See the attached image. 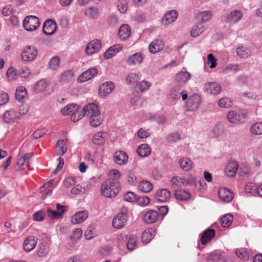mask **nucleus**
I'll return each mask as SVG.
<instances>
[{
    "label": "nucleus",
    "mask_w": 262,
    "mask_h": 262,
    "mask_svg": "<svg viewBox=\"0 0 262 262\" xmlns=\"http://www.w3.org/2000/svg\"><path fill=\"white\" fill-rule=\"evenodd\" d=\"M33 156V152L24 154L18 160L17 165L19 166L20 168H21L24 165L28 166L29 165V161Z\"/></svg>",
    "instance_id": "c756f323"
},
{
    "label": "nucleus",
    "mask_w": 262,
    "mask_h": 262,
    "mask_svg": "<svg viewBox=\"0 0 262 262\" xmlns=\"http://www.w3.org/2000/svg\"><path fill=\"white\" fill-rule=\"evenodd\" d=\"M98 74V70L95 68H90L83 72L77 78V81L80 83L86 82Z\"/></svg>",
    "instance_id": "6e6552de"
},
{
    "label": "nucleus",
    "mask_w": 262,
    "mask_h": 262,
    "mask_svg": "<svg viewBox=\"0 0 262 262\" xmlns=\"http://www.w3.org/2000/svg\"><path fill=\"white\" fill-rule=\"evenodd\" d=\"M181 86L177 85L174 86L170 92V97L172 100H177L180 98V93L181 91Z\"/></svg>",
    "instance_id": "49530a36"
},
{
    "label": "nucleus",
    "mask_w": 262,
    "mask_h": 262,
    "mask_svg": "<svg viewBox=\"0 0 262 262\" xmlns=\"http://www.w3.org/2000/svg\"><path fill=\"white\" fill-rule=\"evenodd\" d=\"M82 231L80 228L76 229L73 231L72 235L71 236V239L74 242H76L79 240L82 236Z\"/></svg>",
    "instance_id": "774afa93"
},
{
    "label": "nucleus",
    "mask_w": 262,
    "mask_h": 262,
    "mask_svg": "<svg viewBox=\"0 0 262 262\" xmlns=\"http://www.w3.org/2000/svg\"><path fill=\"white\" fill-rule=\"evenodd\" d=\"M74 73L73 70H68L64 71L61 74L59 82L62 85L69 83L73 79Z\"/></svg>",
    "instance_id": "b1692460"
},
{
    "label": "nucleus",
    "mask_w": 262,
    "mask_h": 262,
    "mask_svg": "<svg viewBox=\"0 0 262 262\" xmlns=\"http://www.w3.org/2000/svg\"><path fill=\"white\" fill-rule=\"evenodd\" d=\"M205 30L204 25L202 23H199L193 26L191 31V36L195 37L201 35Z\"/></svg>",
    "instance_id": "58836bf2"
},
{
    "label": "nucleus",
    "mask_w": 262,
    "mask_h": 262,
    "mask_svg": "<svg viewBox=\"0 0 262 262\" xmlns=\"http://www.w3.org/2000/svg\"><path fill=\"white\" fill-rule=\"evenodd\" d=\"M228 120L234 124L244 122L246 118V113L243 110L232 111L227 115Z\"/></svg>",
    "instance_id": "39448f33"
},
{
    "label": "nucleus",
    "mask_w": 262,
    "mask_h": 262,
    "mask_svg": "<svg viewBox=\"0 0 262 262\" xmlns=\"http://www.w3.org/2000/svg\"><path fill=\"white\" fill-rule=\"evenodd\" d=\"M130 28L127 24H123L121 26L118 30V35L121 40L127 39L130 35Z\"/></svg>",
    "instance_id": "393cba45"
},
{
    "label": "nucleus",
    "mask_w": 262,
    "mask_h": 262,
    "mask_svg": "<svg viewBox=\"0 0 262 262\" xmlns=\"http://www.w3.org/2000/svg\"><path fill=\"white\" fill-rule=\"evenodd\" d=\"M235 253L237 257L244 260H247L249 257V253L246 248L237 249Z\"/></svg>",
    "instance_id": "864d4df0"
},
{
    "label": "nucleus",
    "mask_w": 262,
    "mask_h": 262,
    "mask_svg": "<svg viewBox=\"0 0 262 262\" xmlns=\"http://www.w3.org/2000/svg\"><path fill=\"white\" fill-rule=\"evenodd\" d=\"M108 178L106 180L120 183L119 179L121 177V173L119 170L117 169L111 170L108 173Z\"/></svg>",
    "instance_id": "f704fd0d"
},
{
    "label": "nucleus",
    "mask_w": 262,
    "mask_h": 262,
    "mask_svg": "<svg viewBox=\"0 0 262 262\" xmlns=\"http://www.w3.org/2000/svg\"><path fill=\"white\" fill-rule=\"evenodd\" d=\"M57 155L62 156L67 150L66 142L64 140H60L56 143Z\"/></svg>",
    "instance_id": "a19ab883"
},
{
    "label": "nucleus",
    "mask_w": 262,
    "mask_h": 262,
    "mask_svg": "<svg viewBox=\"0 0 262 262\" xmlns=\"http://www.w3.org/2000/svg\"><path fill=\"white\" fill-rule=\"evenodd\" d=\"M201 103V97L198 94H193L189 97L186 102L188 111H194L200 106Z\"/></svg>",
    "instance_id": "423d86ee"
},
{
    "label": "nucleus",
    "mask_w": 262,
    "mask_h": 262,
    "mask_svg": "<svg viewBox=\"0 0 262 262\" xmlns=\"http://www.w3.org/2000/svg\"><path fill=\"white\" fill-rule=\"evenodd\" d=\"M238 164L237 162L233 161L230 162L225 168V173L229 177H233L236 173Z\"/></svg>",
    "instance_id": "a878e982"
},
{
    "label": "nucleus",
    "mask_w": 262,
    "mask_h": 262,
    "mask_svg": "<svg viewBox=\"0 0 262 262\" xmlns=\"http://www.w3.org/2000/svg\"><path fill=\"white\" fill-rule=\"evenodd\" d=\"M170 195V192L168 190L162 188L156 191L155 197L159 202H165L169 200Z\"/></svg>",
    "instance_id": "f3484780"
},
{
    "label": "nucleus",
    "mask_w": 262,
    "mask_h": 262,
    "mask_svg": "<svg viewBox=\"0 0 262 262\" xmlns=\"http://www.w3.org/2000/svg\"><path fill=\"white\" fill-rule=\"evenodd\" d=\"M115 86L113 82L106 81L102 84L99 88V94L100 97H105L110 94L114 89Z\"/></svg>",
    "instance_id": "f8f14e48"
},
{
    "label": "nucleus",
    "mask_w": 262,
    "mask_h": 262,
    "mask_svg": "<svg viewBox=\"0 0 262 262\" xmlns=\"http://www.w3.org/2000/svg\"><path fill=\"white\" fill-rule=\"evenodd\" d=\"M219 198L224 202H229L233 198V193L225 188H220L218 191Z\"/></svg>",
    "instance_id": "6ab92c4d"
},
{
    "label": "nucleus",
    "mask_w": 262,
    "mask_h": 262,
    "mask_svg": "<svg viewBox=\"0 0 262 262\" xmlns=\"http://www.w3.org/2000/svg\"><path fill=\"white\" fill-rule=\"evenodd\" d=\"M154 229L149 228L144 230L142 235V241L143 243H148L154 237Z\"/></svg>",
    "instance_id": "c9c22d12"
},
{
    "label": "nucleus",
    "mask_w": 262,
    "mask_h": 262,
    "mask_svg": "<svg viewBox=\"0 0 262 262\" xmlns=\"http://www.w3.org/2000/svg\"><path fill=\"white\" fill-rule=\"evenodd\" d=\"M101 47V42L98 39L93 40L89 42L85 48V53L91 55L99 51Z\"/></svg>",
    "instance_id": "9d476101"
},
{
    "label": "nucleus",
    "mask_w": 262,
    "mask_h": 262,
    "mask_svg": "<svg viewBox=\"0 0 262 262\" xmlns=\"http://www.w3.org/2000/svg\"><path fill=\"white\" fill-rule=\"evenodd\" d=\"M136 201L139 205L145 206L150 203V199L146 196H139L137 198Z\"/></svg>",
    "instance_id": "e2e57ef3"
},
{
    "label": "nucleus",
    "mask_w": 262,
    "mask_h": 262,
    "mask_svg": "<svg viewBox=\"0 0 262 262\" xmlns=\"http://www.w3.org/2000/svg\"><path fill=\"white\" fill-rule=\"evenodd\" d=\"M85 14L88 17L94 19L98 17L99 11L97 8L92 7L86 9Z\"/></svg>",
    "instance_id": "3c124183"
},
{
    "label": "nucleus",
    "mask_w": 262,
    "mask_h": 262,
    "mask_svg": "<svg viewBox=\"0 0 262 262\" xmlns=\"http://www.w3.org/2000/svg\"><path fill=\"white\" fill-rule=\"evenodd\" d=\"M243 14L239 10H234L227 16L225 21L228 23H234L242 19Z\"/></svg>",
    "instance_id": "aec40b11"
},
{
    "label": "nucleus",
    "mask_w": 262,
    "mask_h": 262,
    "mask_svg": "<svg viewBox=\"0 0 262 262\" xmlns=\"http://www.w3.org/2000/svg\"><path fill=\"white\" fill-rule=\"evenodd\" d=\"M56 29V24L55 21L49 19L46 20L43 25V33L48 35L53 34Z\"/></svg>",
    "instance_id": "ddd939ff"
},
{
    "label": "nucleus",
    "mask_w": 262,
    "mask_h": 262,
    "mask_svg": "<svg viewBox=\"0 0 262 262\" xmlns=\"http://www.w3.org/2000/svg\"><path fill=\"white\" fill-rule=\"evenodd\" d=\"M236 53L241 58H247L250 55V51L247 48L241 47L237 48Z\"/></svg>",
    "instance_id": "de8ad7c7"
},
{
    "label": "nucleus",
    "mask_w": 262,
    "mask_h": 262,
    "mask_svg": "<svg viewBox=\"0 0 262 262\" xmlns=\"http://www.w3.org/2000/svg\"><path fill=\"white\" fill-rule=\"evenodd\" d=\"M18 114L15 111L11 110L7 111L3 115L4 120L6 123H10L18 117Z\"/></svg>",
    "instance_id": "72a5a7b5"
},
{
    "label": "nucleus",
    "mask_w": 262,
    "mask_h": 262,
    "mask_svg": "<svg viewBox=\"0 0 262 262\" xmlns=\"http://www.w3.org/2000/svg\"><path fill=\"white\" fill-rule=\"evenodd\" d=\"M181 168L184 171H188L192 168V162L187 158H181L179 161Z\"/></svg>",
    "instance_id": "473e14b6"
},
{
    "label": "nucleus",
    "mask_w": 262,
    "mask_h": 262,
    "mask_svg": "<svg viewBox=\"0 0 262 262\" xmlns=\"http://www.w3.org/2000/svg\"><path fill=\"white\" fill-rule=\"evenodd\" d=\"M178 12L175 10L168 11L163 16L161 20L162 24L164 26H168L173 23L178 17Z\"/></svg>",
    "instance_id": "9b49d317"
},
{
    "label": "nucleus",
    "mask_w": 262,
    "mask_h": 262,
    "mask_svg": "<svg viewBox=\"0 0 262 262\" xmlns=\"http://www.w3.org/2000/svg\"><path fill=\"white\" fill-rule=\"evenodd\" d=\"M122 49L121 45L117 44L110 47L104 53V57L105 59H110L115 56Z\"/></svg>",
    "instance_id": "bb28decb"
},
{
    "label": "nucleus",
    "mask_w": 262,
    "mask_h": 262,
    "mask_svg": "<svg viewBox=\"0 0 262 262\" xmlns=\"http://www.w3.org/2000/svg\"><path fill=\"white\" fill-rule=\"evenodd\" d=\"M232 221L233 216L231 214H226L221 219V224L223 227H228L231 225Z\"/></svg>",
    "instance_id": "5fc2aeb1"
},
{
    "label": "nucleus",
    "mask_w": 262,
    "mask_h": 262,
    "mask_svg": "<svg viewBox=\"0 0 262 262\" xmlns=\"http://www.w3.org/2000/svg\"><path fill=\"white\" fill-rule=\"evenodd\" d=\"M137 151L141 157H146L151 154V149L147 144H143L138 147Z\"/></svg>",
    "instance_id": "2f4dec72"
},
{
    "label": "nucleus",
    "mask_w": 262,
    "mask_h": 262,
    "mask_svg": "<svg viewBox=\"0 0 262 262\" xmlns=\"http://www.w3.org/2000/svg\"><path fill=\"white\" fill-rule=\"evenodd\" d=\"M232 103L231 99L227 97L221 98L218 102L220 107L223 108H229L232 106Z\"/></svg>",
    "instance_id": "4d7b16f0"
},
{
    "label": "nucleus",
    "mask_w": 262,
    "mask_h": 262,
    "mask_svg": "<svg viewBox=\"0 0 262 262\" xmlns=\"http://www.w3.org/2000/svg\"><path fill=\"white\" fill-rule=\"evenodd\" d=\"M128 218V210L126 207H123L113 219L112 225L115 228L121 229L126 225Z\"/></svg>",
    "instance_id": "7ed1b4c3"
},
{
    "label": "nucleus",
    "mask_w": 262,
    "mask_h": 262,
    "mask_svg": "<svg viewBox=\"0 0 262 262\" xmlns=\"http://www.w3.org/2000/svg\"><path fill=\"white\" fill-rule=\"evenodd\" d=\"M106 138V134L104 132H98L94 136L93 141L94 144L101 145L104 143Z\"/></svg>",
    "instance_id": "e433bc0d"
},
{
    "label": "nucleus",
    "mask_w": 262,
    "mask_h": 262,
    "mask_svg": "<svg viewBox=\"0 0 262 262\" xmlns=\"http://www.w3.org/2000/svg\"><path fill=\"white\" fill-rule=\"evenodd\" d=\"M174 195L178 200L186 201L190 199V193L184 190L179 189L175 191Z\"/></svg>",
    "instance_id": "c85d7f7f"
},
{
    "label": "nucleus",
    "mask_w": 262,
    "mask_h": 262,
    "mask_svg": "<svg viewBox=\"0 0 262 262\" xmlns=\"http://www.w3.org/2000/svg\"><path fill=\"white\" fill-rule=\"evenodd\" d=\"M121 189L120 183L105 180L101 186V194L107 198L116 196Z\"/></svg>",
    "instance_id": "f03ea898"
},
{
    "label": "nucleus",
    "mask_w": 262,
    "mask_h": 262,
    "mask_svg": "<svg viewBox=\"0 0 262 262\" xmlns=\"http://www.w3.org/2000/svg\"><path fill=\"white\" fill-rule=\"evenodd\" d=\"M47 83L45 80H40L36 83L34 90L36 93L43 92L47 88Z\"/></svg>",
    "instance_id": "8fccbe9b"
},
{
    "label": "nucleus",
    "mask_w": 262,
    "mask_h": 262,
    "mask_svg": "<svg viewBox=\"0 0 262 262\" xmlns=\"http://www.w3.org/2000/svg\"><path fill=\"white\" fill-rule=\"evenodd\" d=\"M257 189L255 184L252 182L248 183L245 187V192L249 195L254 194L256 192H257Z\"/></svg>",
    "instance_id": "09e8293b"
},
{
    "label": "nucleus",
    "mask_w": 262,
    "mask_h": 262,
    "mask_svg": "<svg viewBox=\"0 0 262 262\" xmlns=\"http://www.w3.org/2000/svg\"><path fill=\"white\" fill-rule=\"evenodd\" d=\"M114 160L118 165H123L128 161V156L123 151H117L114 154Z\"/></svg>",
    "instance_id": "dca6fc26"
},
{
    "label": "nucleus",
    "mask_w": 262,
    "mask_h": 262,
    "mask_svg": "<svg viewBox=\"0 0 262 262\" xmlns=\"http://www.w3.org/2000/svg\"><path fill=\"white\" fill-rule=\"evenodd\" d=\"M140 76L141 74L139 73H131L126 77V81L128 84H135L140 80Z\"/></svg>",
    "instance_id": "c03bdc74"
},
{
    "label": "nucleus",
    "mask_w": 262,
    "mask_h": 262,
    "mask_svg": "<svg viewBox=\"0 0 262 262\" xmlns=\"http://www.w3.org/2000/svg\"><path fill=\"white\" fill-rule=\"evenodd\" d=\"M88 212L86 211H78L75 213L71 217V222L73 224H77L83 222L88 217Z\"/></svg>",
    "instance_id": "412c9836"
},
{
    "label": "nucleus",
    "mask_w": 262,
    "mask_h": 262,
    "mask_svg": "<svg viewBox=\"0 0 262 262\" xmlns=\"http://www.w3.org/2000/svg\"><path fill=\"white\" fill-rule=\"evenodd\" d=\"M159 218V212L154 210L147 211L143 216V221L148 224L156 223Z\"/></svg>",
    "instance_id": "4468645a"
},
{
    "label": "nucleus",
    "mask_w": 262,
    "mask_h": 262,
    "mask_svg": "<svg viewBox=\"0 0 262 262\" xmlns=\"http://www.w3.org/2000/svg\"><path fill=\"white\" fill-rule=\"evenodd\" d=\"M170 182L173 187L186 186L185 178L184 177L174 176L171 179Z\"/></svg>",
    "instance_id": "79ce46f5"
},
{
    "label": "nucleus",
    "mask_w": 262,
    "mask_h": 262,
    "mask_svg": "<svg viewBox=\"0 0 262 262\" xmlns=\"http://www.w3.org/2000/svg\"><path fill=\"white\" fill-rule=\"evenodd\" d=\"M60 59L58 56H54L52 57L49 61V67L53 70H56L59 67Z\"/></svg>",
    "instance_id": "6e6d98bb"
},
{
    "label": "nucleus",
    "mask_w": 262,
    "mask_h": 262,
    "mask_svg": "<svg viewBox=\"0 0 262 262\" xmlns=\"http://www.w3.org/2000/svg\"><path fill=\"white\" fill-rule=\"evenodd\" d=\"M47 213L48 215L53 219H59L62 217L57 210H53L50 208H47Z\"/></svg>",
    "instance_id": "0e129e2a"
},
{
    "label": "nucleus",
    "mask_w": 262,
    "mask_h": 262,
    "mask_svg": "<svg viewBox=\"0 0 262 262\" xmlns=\"http://www.w3.org/2000/svg\"><path fill=\"white\" fill-rule=\"evenodd\" d=\"M151 85V83L148 81L143 80L138 84V87L141 92H144L148 90Z\"/></svg>",
    "instance_id": "69168bd1"
},
{
    "label": "nucleus",
    "mask_w": 262,
    "mask_h": 262,
    "mask_svg": "<svg viewBox=\"0 0 262 262\" xmlns=\"http://www.w3.org/2000/svg\"><path fill=\"white\" fill-rule=\"evenodd\" d=\"M250 132L254 135H262V121L255 122L252 124L250 128Z\"/></svg>",
    "instance_id": "37998d69"
},
{
    "label": "nucleus",
    "mask_w": 262,
    "mask_h": 262,
    "mask_svg": "<svg viewBox=\"0 0 262 262\" xmlns=\"http://www.w3.org/2000/svg\"><path fill=\"white\" fill-rule=\"evenodd\" d=\"M211 16V13L209 11H202L198 14V17L201 19L202 24L210 20Z\"/></svg>",
    "instance_id": "603ef678"
},
{
    "label": "nucleus",
    "mask_w": 262,
    "mask_h": 262,
    "mask_svg": "<svg viewBox=\"0 0 262 262\" xmlns=\"http://www.w3.org/2000/svg\"><path fill=\"white\" fill-rule=\"evenodd\" d=\"M164 47V41L157 39L152 41L149 45L148 49L150 53L155 54L161 51Z\"/></svg>",
    "instance_id": "2eb2a0df"
},
{
    "label": "nucleus",
    "mask_w": 262,
    "mask_h": 262,
    "mask_svg": "<svg viewBox=\"0 0 262 262\" xmlns=\"http://www.w3.org/2000/svg\"><path fill=\"white\" fill-rule=\"evenodd\" d=\"M27 93L26 90L24 86L18 87L16 91L15 97L20 102L23 101L27 97Z\"/></svg>",
    "instance_id": "ea45409f"
},
{
    "label": "nucleus",
    "mask_w": 262,
    "mask_h": 262,
    "mask_svg": "<svg viewBox=\"0 0 262 262\" xmlns=\"http://www.w3.org/2000/svg\"><path fill=\"white\" fill-rule=\"evenodd\" d=\"M40 25L39 18L33 15L26 17L23 21V27L27 31H33L37 29Z\"/></svg>",
    "instance_id": "20e7f679"
},
{
    "label": "nucleus",
    "mask_w": 262,
    "mask_h": 262,
    "mask_svg": "<svg viewBox=\"0 0 262 262\" xmlns=\"http://www.w3.org/2000/svg\"><path fill=\"white\" fill-rule=\"evenodd\" d=\"M137 237L134 235L130 236L126 244L127 248L129 250H133L137 248Z\"/></svg>",
    "instance_id": "13d9d810"
},
{
    "label": "nucleus",
    "mask_w": 262,
    "mask_h": 262,
    "mask_svg": "<svg viewBox=\"0 0 262 262\" xmlns=\"http://www.w3.org/2000/svg\"><path fill=\"white\" fill-rule=\"evenodd\" d=\"M123 199L126 202H133L136 201V194L133 192L128 191L124 194Z\"/></svg>",
    "instance_id": "338daca9"
},
{
    "label": "nucleus",
    "mask_w": 262,
    "mask_h": 262,
    "mask_svg": "<svg viewBox=\"0 0 262 262\" xmlns=\"http://www.w3.org/2000/svg\"><path fill=\"white\" fill-rule=\"evenodd\" d=\"M36 239L34 236H29L26 238L24 242V250L29 252L32 250L36 245Z\"/></svg>",
    "instance_id": "5701e85b"
},
{
    "label": "nucleus",
    "mask_w": 262,
    "mask_h": 262,
    "mask_svg": "<svg viewBox=\"0 0 262 262\" xmlns=\"http://www.w3.org/2000/svg\"><path fill=\"white\" fill-rule=\"evenodd\" d=\"M143 57L142 54L138 52L130 56L128 58L126 62L128 65L132 66L141 63L143 61Z\"/></svg>",
    "instance_id": "4be33fe9"
},
{
    "label": "nucleus",
    "mask_w": 262,
    "mask_h": 262,
    "mask_svg": "<svg viewBox=\"0 0 262 262\" xmlns=\"http://www.w3.org/2000/svg\"><path fill=\"white\" fill-rule=\"evenodd\" d=\"M76 107L77 105L73 103L69 104L62 108L60 112L62 114L64 115H68L70 113H72Z\"/></svg>",
    "instance_id": "bf43d9fd"
},
{
    "label": "nucleus",
    "mask_w": 262,
    "mask_h": 262,
    "mask_svg": "<svg viewBox=\"0 0 262 262\" xmlns=\"http://www.w3.org/2000/svg\"><path fill=\"white\" fill-rule=\"evenodd\" d=\"M222 258V255L220 253L213 252L209 254L207 257L208 262H218Z\"/></svg>",
    "instance_id": "680f3d73"
},
{
    "label": "nucleus",
    "mask_w": 262,
    "mask_h": 262,
    "mask_svg": "<svg viewBox=\"0 0 262 262\" xmlns=\"http://www.w3.org/2000/svg\"><path fill=\"white\" fill-rule=\"evenodd\" d=\"M117 8L121 13L125 12L128 9V3L126 0H118Z\"/></svg>",
    "instance_id": "052dcab7"
},
{
    "label": "nucleus",
    "mask_w": 262,
    "mask_h": 262,
    "mask_svg": "<svg viewBox=\"0 0 262 262\" xmlns=\"http://www.w3.org/2000/svg\"><path fill=\"white\" fill-rule=\"evenodd\" d=\"M215 235V231L213 229L206 230L202 234L200 241L202 245H205L209 242Z\"/></svg>",
    "instance_id": "cd10ccee"
},
{
    "label": "nucleus",
    "mask_w": 262,
    "mask_h": 262,
    "mask_svg": "<svg viewBox=\"0 0 262 262\" xmlns=\"http://www.w3.org/2000/svg\"><path fill=\"white\" fill-rule=\"evenodd\" d=\"M204 89L205 92L207 93L213 95L219 94L222 91L221 85L214 82L206 83L204 86Z\"/></svg>",
    "instance_id": "1a4fd4ad"
},
{
    "label": "nucleus",
    "mask_w": 262,
    "mask_h": 262,
    "mask_svg": "<svg viewBox=\"0 0 262 262\" xmlns=\"http://www.w3.org/2000/svg\"><path fill=\"white\" fill-rule=\"evenodd\" d=\"M86 116L89 117L90 125L94 127L99 126L102 121L98 107L95 103H89L84 107Z\"/></svg>",
    "instance_id": "f257e3e1"
},
{
    "label": "nucleus",
    "mask_w": 262,
    "mask_h": 262,
    "mask_svg": "<svg viewBox=\"0 0 262 262\" xmlns=\"http://www.w3.org/2000/svg\"><path fill=\"white\" fill-rule=\"evenodd\" d=\"M37 55L36 49L33 46H29L23 50L21 55L23 60L31 61L35 59Z\"/></svg>",
    "instance_id": "0eeeda50"
},
{
    "label": "nucleus",
    "mask_w": 262,
    "mask_h": 262,
    "mask_svg": "<svg viewBox=\"0 0 262 262\" xmlns=\"http://www.w3.org/2000/svg\"><path fill=\"white\" fill-rule=\"evenodd\" d=\"M191 75L185 68L178 72L175 77L176 80L180 83H186L191 78Z\"/></svg>",
    "instance_id": "a211bd4d"
},
{
    "label": "nucleus",
    "mask_w": 262,
    "mask_h": 262,
    "mask_svg": "<svg viewBox=\"0 0 262 262\" xmlns=\"http://www.w3.org/2000/svg\"><path fill=\"white\" fill-rule=\"evenodd\" d=\"M147 117L150 120L156 121L159 124H163L166 122V118L161 115H152L149 114Z\"/></svg>",
    "instance_id": "a18cd8bd"
},
{
    "label": "nucleus",
    "mask_w": 262,
    "mask_h": 262,
    "mask_svg": "<svg viewBox=\"0 0 262 262\" xmlns=\"http://www.w3.org/2000/svg\"><path fill=\"white\" fill-rule=\"evenodd\" d=\"M152 184L148 181H141L138 185L139 189L145 193L150 192L152 190Z\"/></svg>",
    "instance_id": "4c0bfd02"
},
{
    "label": "nucleus",
    "mask_w": 262,
    "mask_h": 262,
    "mask_svg": "<svg viewBox=\"0 0 262 262\" xmlns=\"http://www.w3.org/2000/svg\"><path fill=\"white\" fill-rule=\"evenodd\" d=\"M85 116H86V114H85L84 107L81 110L80 108L77 105V107L72 113L71 118L72 121L73 122H76Z\"/></svg>",
    "instance_id": "7c9ffc66"
}]
</instances>
